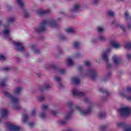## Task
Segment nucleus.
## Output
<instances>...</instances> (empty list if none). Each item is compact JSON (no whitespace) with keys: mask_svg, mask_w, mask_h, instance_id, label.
<instances>
[{"mask_svg":"<svg viewBox=\"0 0 131 131\" xmlns=\"http://www.w3.org/2000/svg\"><path fill=\"white\" fill-rule=\"evenodd\" d=\"M128 27L129 29H131V23L128 24Z\"/></svg>","mask_w":131,"mask_h":131,"instance_id":"obj_60","label":"nucleus"},{"mask_svg":"<svg viewBox=\"0 0 131 131\" xmlns=\"http://www.w3.org/2000/svg\"><path fill=\"white\" fill-rule=\"evenodd\" d=\"M38 100L39 101H43L45 100V97L43 96H39L38 97Z\"/></svg>","mask_w":131,"mask_h":131,"instance_id":"obj_45","label":"nucleus"},{"mask_svg":"<svg viewBox=\"0 0 131 131\" xmlns=\"http://www.w3.org/2000/svg\"><path fill=\"white\" fill-rule=\"evenodd\" d=\"M27 119H28V116H27V115H24L23 119V122H24L25 123L27 122Z\"/></svg>","mask_w":131,"mask_h":131,"instance_id":"obj_35","label":"nucleus"},{"mask_svg":"<svg viewBox=\"0 0 131 131\" xmlns=\"http://www.w3.org/2000/svg\"><path fill=\"white\" fill-rule=\"evenodd\" d=\"M107 128V126L106 125H101L100 126V130H106Z\"/></svg>","mask_w":131,"mask_h":131,"instance_id":"obj_38","label":"nucleus"},{"mask_svg":"<svg viewBox=\"0 0 131 131\" xmlns=\"http://www.w3.org/2000/svg\"><path fill=\"white\" fill-rule=\"evenodd\" d=\"M85 66H90V65H91V63H90L89 61H85Z\"/></svg>","mask_w":131,"mask_h":131,"instance_id":"obj_53","label":"nucleus"},{"mask_svg":"<svg viewBox=\"0 0 131 131\" xmlns=\"http://www.w3.org/2000/svg\"><path fill=\"white\" fill-rule=\"evenodd\" d=\"M126 57L128 58V59L129 60L131 58V54H127Z\"/></svg>","mask_w":131,"mask_h":131,"instance_id":"obj_56","label":"nucleus"},{"mask_svg":"<svg viewBox=\"0 0 131 131\" xmlns=\"http://www.w3.org/2000/svg\"><path fill=\"white\" fill-rule=\"evenodd\" d=\"M107 14L110 16V17H114V12L110 11L107 12Z\"/></svg>","mask_w":131,"mask_h":131,"instance_id":"obj_39","label":"nucleus"},{"mask_svg":"<svg viewBox=\"0 0 131 131\" xmlns=\"http://www.w3.org/2000/svg\"><path fill=\"white\" fill-rule=\"evenodd\" d=\"M72 94L74 96H77L78 98L82 97V92L78 90L72 91Z\"/></svg>","mask_w":131,"mask_h":131,"instance_id":"obj_14","label":"nucleus"},{"mask_svg":"<svg viewBox=\"0 0 131 131\" xmlns=\"http://www.w3.org/2000/svg\"><path fill=\"white\" fill-rule=\"evenodd\" d=\"M29 126L30 127V128H32V127H33V126H34V124L33 123H30L29 124Z\"/></svg>","mask_w":131,"mask_h":131,"instance_id":"obj_51","label":"nucleus"},{"mask_svg":"<svg viewBox=\"0 0 131 131\" xmlns=\"http://www.w3.org/2000/svg\"><path fill=\"white\" fill-rule=\"evenodd\" d=\"M50 89H52V83L50 82L45 83L42 87L40 89V91H49Z\"/></svg>","mask_w":131,"mask_h":131,"instance_id":"obj_11","label":"nucleus"},{"mask_svg":"<svg viewBox=\"0 0 131 131\" xmlns=\"http://www.w3.org/2000/svg\"><path fill=\"white\" fill-rule=\"evenodd\" d=\"M116 27H119V28H120L121 29H122V30H123L124 32H125L126 31V30H125V27L121 25H120L119 24H117Z\"/></svg>","mask_w":131,"mask_h":131,"instance_id":"obj_29","label":"nucleus"},{"mask_svg":"<svg viewBox=\"0 0 131 131\" xmlns=\"http://www.w3.org/2000/svg\"><path fill=\"white\" fill-rule=\"evenodd\" d=\"M98 39L99 40H100V41H104L106 40V38L103 36H101L98 37Z\"/></svg>","mask_w":131,"mask_h":131,"instance_id":"obj_37","label":"nucleus"},{"mask_svg":"<svg viewBox=\"0 0 131 131\" xmlns=\"http://www.w3.org/2000/svg\"><path fill=\"white\" fill-rule=\"evenodd\" d=\"M51 12V10L50 9H48L47 10H38L36 11V14L38 17H40L42 15H45V14H49Z\"/></svg>","mask_w":131,"mask_h":131,"instance_id":"obj_12","label":"nucleus"},{"mask_svg":"<svg viewBox=\"0 0 131 131\" xmlns=\"http://www.w3.org/2000/svg\"><path fill=\"white\" fill-rule=\"evenodd\" d=\"M41 108L43 110H48L49 109V106L47 104H43L41 106Z\"/></svg>","mask_w":131,"mask_h":131,"instance_id":"obj_36","label":"nucleus"},{"mask_svg":"<svg viewBox=\"0 0 131 131\" xmlns=\"http://www.w3.org/2000/svg\"><path fill=\"white\" fill-rule=\"evenodd\" d=\"M117 126L119 127H124V128H126V127H128V126L123 122H118L117 124Z\"/></svg>","mask_w":131,"mask_h":131,"instance_id":"obj_24","label":"nucleus"},{"mask_svg":"<svg viewBox=\"0 0 131 131\" xmlns=\"http://www.w3.org/2000/svg\"><path fill=\"white\" fill-rule=\"evenodd\" d=\"M47 26L56 28L58 25L56 23V20L54 19L49 20H42L39 27L34 28V30L36 32H43L46 30Z\"/></svg>","mask_w":131,"mask_h":131,"instance_id":"obj_1","label":"nucleus"},{"mask_svg":"<svg viewBox=\"0 0 131 131\" xmlns=\"http://www.w3.org/2000/svg\"><path fill=\"white\" fill-rule=\"evenodd\" d=\"M0 60L1 61H4L6 60V56L3 55H0Z\"/></svg>","mask_w":131,"mask_h":131,"instance_id":"obj_40","label":"nucleus"},{"mask_svg":"<svg viewBox=\"0 0 131 131\" xmlns=\"http://www.w3.org/2000/svg\"><path fill=\"white\" fill-rule=\"evenodd\" d=\"M87 75H89L92 80H96L97 78V72L93 69H90L88 71Z\"/></svg>","mask_w":131,"mask_h":131,"instance_id":"obj_8","label":"nucleus"},{"mask_svg":"<svg viewBox=\"0 0 131 131\" xmlns=\"http://www.w3.org/2000/svg\"><path fill=\"white\" fill-rule=\"evenodd\" d=\"M66 32L70 33L71 34H75V33H76V31H75V28H68L66 29Z\"/></svg>","mask_w":131,"mask_h":131,"instance_id":"obj_15","label":"nucleus"},{"mask_svg":"<svg viewBox=\"0 0 131 131\" xmlns=\"http://www.w3.org/2000/svg\"><path fill=\"white\" fill-rule=\"evenodd\" d=\"M7 80H8L7 78L2 79L0 80V85L1 86H5V85H6V82H7Z\"/></svg>","mask_w":131,"mask_h":131,"instance_id":"obj_25","label":"nucleus"},{"mask_svg":"<svg viewBox=\"0 0 131 131\" xmlns=\"http://www.w3.org/2000/svg\"><path fill=\"white\" fill-rule=\"evenodd\" d=\"M22 91V87L19 86L15 88L14 90V93L15 95H20V93Z\"/></svg>","mask_w":131,"mask_h":131,"instance_id":"obj_21","label":"nucleus"},{"mask_svg":"<svg viewBox=\"0 0 131 131\" xmlns=\"http://www.w3.org/2000/svg\"><path fill=\"white\" fill-rule=\"evenodd\" d=\"M93 107V103H91V106L89 108L85 111H82V115H85V114H90L92 112V108Z\"/></svg>","mask_w":131,"mask_h":131,"instance_id":"obj_18","label":"nucleus"},{"mask_svg":"<svg viewBox=\"0 0 131 131\" xmlns=\"http://www.w3.org/2000/svg\"><path fill=\"white\" fill-rule=\"evenodd\" d=\"M111 45L113 48H114L115 49H118L119 48H120V45L119 43H117L115 42V41H111Z\"/></svg>","mask_w":131,"mask_h":131,"instance_id":"obj_23","label":"nucleus"},{"mask_svg":"<svg viewBox=\"0 0 131 131\" xmlns=\"http://www.w3.org/2000/svg\"><path fill=\"white\" fill-rule=\"evenodd\" d=\"M30 48H31V51H32V52H33V53H34L36 55H38V54H40V53H41L40 50L39 49L36 48V46L35 45H32L30 46Z\"/></svg>","mask_w":131,"mask_h":131,"instance_id":"obj_13","label":"nucleus"},{"mask_svg":"<svg viewBox=\"0 0 131 131\" xmlns=\"http://www.w3.org/2000/svg\"><path fill=\"white\" fill-rule=\"evenodd\" d=\"M81 8V5H80L78 3L75 4L73 6V8L71 9V12H74L75 13H77V12H80L81 10L80 8Z\"/></svg>","mask_w":131,"mask_h":131,"instance_id":"obj_9","label":"nucleus"},{"mask_svg":"<svg viewBox=\"0 0 131 131\" xmlns=\"http://www.w3.org/2000/svg\"><path fill=\"white\" fill-rule=\"evenodd\" d=\"M58 113V112L55 111H51V114H52V115H56V114H57Z\"/></svg>","mask_w":131,"mask_h":131,"instance_id":"obj_49","label":"nucleus"},{"mask_svg":"<svg viewBox=\"0 0 131 131\" xmlns=\"http://www.w3.org/2000/svg\"><path fill=\"white\" fill-rule=\"evenodd\" d=\"M76 110L77 111L78 113H79L80 115H82V110L80 107L78 105H76L75 106Z\"/></svg>","mask_w":131,"mask_h":131,"instance_id":"obj_26","label":"nucleus"},{"mask_svg":"<svg viewBox=\"0 0 131 131\" xmlns=\"http://www.w3.org/2000/svg\"><path fill=\"white\" fill-rule=\"evenodd\" d=\"M111 51V50L110 49H108L107 50L106 53H110Z\"/></svg>","mask_w":131,"mask_h":131,"instance_id":"obj_61","label":"nucleus"},{"mask_svg":"<svg viewBox=\"0 0 131 131\" xmlns=\"http://www.w3.org/2000/svg\"><path fill=\"white\" fill-rule=\"evenodd\" d=\"M67 64L68 66L72 67L74 65V61H73V60H72V58H71V57H68Z\"/></svg>","mask_w":131,"mask_h":131,"instance_id":"obj_20","label":"nucleus"},{"mask_svg":"<svg viewBox=\"0 0 131 131\" xmlns=\"http://www.w3.org/2000/svg\"><path fill=\"white\" fill-rule=\"evenodd\" d=\"M99 93H102V94H106L107 96H110V92L104 90V89H99Z\"/></svg>","mask_w":131,"mask_h":131,"instance_id":"obj_28","label":"nucleus"},{"mask_svg":"<svg viewBox=\"0 0 131 131\" xmlns=\"http://www.w3.org/2000/svg\"><path fill=\"white\" fill-rule=\"evenodd\" d=\"M73 113V112L71 111L69 112L64 117L65 120H60L58 121L59 124H60L61 125H64V124H66L67 123V120L71 117V115H72V114Z\"/></svg>","mask_w":131,"mask_h":131,"instance_id":"obj_7","label":"nucleus"},{"mask_svg":"<svg viewBox=\"0 0 131 131\" xmlns=\"http://www.w3.org/2000/svg\"><path fill=\"white\" fill-rule=\"evenodd\" d=\"M67 105L69 106V107H72V106H73V102L71 101L68 102L67 103Z\"/></svg>","mask_w":131,"mask_h":131,"instance_id":"obj_44","label":"nucleus"},{"mask_svg":"<svg viewBox=\"0 0 131 131\" xmlns=\"http://www.w3.org/2000/svg\"><path fill=\"white\" fill-rule=\"evenodd\" d=\"M9 129L10 130H13V131H19L20 130V127L16 125H11V123L7 122L6 123Z\"/></svg>","mask_w":131,"mask_h":131,"instance_id":"obj_10","label":"nucleus"},{"mask_svg":"<svg viewBox=\"0 0 131 131\" xmlns=\"http://www.w3.org/2000/svg\"><path fill=\"white\" fill-rule=\"evenodd\" d=\"M126 50H131V42L127 43L125 46Z\"/></svg>","mask_w":131,"mask_h":131,"instance_id":"obj_32","label":"nucleus"},{"mask_svg":"<svg viewBox=\"0 0 131 131\" xmlns=\"http://www.w3.org/2000/svg\"><path fill=\"white\" fill-rule=\"evenodd\" d=\"M121 97H122V98H126V94L124 93H121Z\"/></svg>","mask_w":131,"mask_h":131,"instance_id":"obj_47","label":"nucleus"},{"mask_svg":"<svg viewBox=\"0 0 131 131\" xmlns=\"http://www.w3.org/2000/svg\"><path fill=\"white\" fill-rule=\"evenodd\" d=\"M118 57L117 56L115 55L113 57V60L115 63V65H118L119 64V61L118 60Z\"/></svg>","mask_w":131,"mask_h":131,"instance_id":"obj_27","label":"nucleus"},{"mask_svg":"<svg viewBox=\"0 0 131 131\" xmlns=\"http://www.w3.org/2000/svg\"><path fill=\"white\" fill-rule=\"evenodd\" d=\"M126 90L128 92L131 93V87H127ZM127 99L129 101H131V96L127 97Z\"/></svg>","mask_w":131,"mask_h":131,"instance_id":"obj_34","label":"nucleus"},{"mask_svg":"<svg viewBox=\"0 0 131 131\" xmlns=\"http://www.w3.org/2000/svg\"><path fill=\"white\" fill-rule=\"evenodd\" d=\"M58 72L60 74H65V73H66V72H67V71H66V70H65L64 69H60L58 70Z\"/></svg>","mask_w":131,"mask_h":131,"instance_id":"obj_33","label":"nucleus"},{"mask_svg":"<svg viewBox=\"0 0 131 131\" xmlns=\"http://www.w3.org/2000/svg\"><path fill=\"white\" fill-rule=\"evenodd\" d=\"M103 59L104 61H106L107 63V66L108 68H110L111 66H112V64L111 63H108L109 62V59H108V56H107V54H104L103 56Z\"/></svg>","mask_w":131,"mask_h":131,"instance_id":"obj_19","label":"nucleus"},{"mask_svg":"<svg viewBox=\"0 0 131 131\" xmlns=\"http://www.w3.org/2000/svg\"><path fill=\"white\" fill-rule=\"evenodd\" d=\"M13 45H14L15 50L17 51H19V52H23V51H25V47H24V45H23L22 42H14Z\"/></svg>","mask_w":131,"mask_h":131,"instance_id":"obj_6","label":"nucleus"},{"mask_svg":"<svg viewBox=\"0 0 131 131\" xmlns=\"http://www.w3.org/2000/svg\"><path fill=\"white\" fill-rule=\"evenodd\" d=\"M11 70V68L9 67H7L5 69H4V71H10Z\"/></svg>","mask_w":131,"mask_h":131,"instance_id":"obj_52","label":"nucleus"},{"mask_svg":"<svg viewBox=\"0 0 131 131\" xmlns=\"http://www.w3.org/2000/svg\"><path fill=\"white\" fill-rule=\"evenodd\" d=\"M71 82L73 84H79L80 80L76 77H74L71 78Z\"/></svg>","mask_w":131,"mask_h":131,"instance_id":"obj_17","label":"nucleus"},{"mask_svg":"<svg viewBox=\"0 0 131 131\" xmlns=\"http://www.w3.org/2000/svg\"><path fill=\"white\" fill-rule=\"evenodd\" d=\"M97 31L98 32H102V31H104V29H103L102 28H98L97 29Z\"/></svg>","mask_w":131,"mask_h":131,"instance_id":"obj_48","label":"nucleus"},{"mask_svg":"<svg viewBox=\"0 0 131 131\" xmlns=\"http://www.w3.org/2000/svg\"><path fill=\"white\" fill-rule=\"evenodd\" d=\"M118 111L121 116H128L130 114V109L127 107L121 108Z\"/></svg>","mask_w":131,"mask_h":131,"instance_id":"obj_5","label":"nucleus"},{"mask_svg":"<svg viewBox=\"0 0 131 131\" xmlns=\"http://www.w3.org/2000/svg\"><path fill=\"white\" fill-rule=\"evenodd\" d=\"M125 19H128L129 18V14H128V12L127 11L125 13Z\"/></svg>","mask_w":131,"mask_h":131,"instance_id":"obj_42","label":"nucleus"},{"mask_svg":"<svg viewBox=\"0 0 131 131\" xmlns=\"http://www.w3.org/2000/svg\"><path fill=\"white\" fill-rule=\"evenodd\" d=\"M60 38L62 40H65V39H66V37L65 36H61L60 37Z\"/></svg>","mask_w":131,"mask_h":131,"instance_id":"obj_50","label":"nucleus"},{"mask_svg":"<svg viewBox=\"0 0 131 131\" xmlns=\"http://www.w3.org/2000/svg\"><path fill=\"white\" fill-rule=\"evenodd\" d=\"M61 20V18H58L56 19V21H60Z\"/></svg>","mask_w":131,"mask_h":131,"instance_id":"obj_64","label":"nucleus"},{"mask_svg":"<svg viewBox=\"0 0 131 131\" xmlns=\"http://www.w3.org/2000/svg\"><path fill=\"white\" fill-rule=\"evenodd\" d=\"M31 114L32 116H34L35 115V111L34 110L32 111Z\"/></svg>","mask_w":131,"mask_h":131,"instance_id":"obj_54","label":"nucleus"},{"mask_svg":"<svg viewBox=\"0 0 131 131\" xmlns=\"http://www.w3.org/2000/svg\"><path fill=\"white\" fill-rule=\"evenodd\" d=\"M83 101L85 102V103H90V100H89V99H88V98L85 97L84 99H83Z\"/></svg>","mask_w":131,"mask_h":131,"instance_id":"obj_46","label":"nucleus"},{"mask_svg":"<svg viewBox=\"0 0 131 131\" xmlns=\"http://www.w3.org/2000/svg\"><path fill=\"white\" fill-rule=\"evenodd\" d=\"M92 41L93 42H97V39H93Z\"/></svg>","mask_w":131,"mask_h":131,"instance_id":"obj_62","label":"nucleus"},{"mask_svg":"<svg viewBox=\"0 0 131 131\" xmlns=\"http://www.w3.org/2000/svg\"><path fill=\"white\" fill-rule=\"evenodd\" d=\"M51 67L52 68L55 69L56 68V66H55V64H52Z\"/></svg>","mask_w":131,"mask_h":131,"instance_id":"obj_59","label":"nucleus"},{"mask_svg":"<svg viewBox=\"0 0 131 131\" xmlns=\"http://www.w3.org/2000/svg\"><path fill=\"white\" fill-rule=\"evenodd\" d=\"M54 79L55 81H57V82L59 83V89H63V88H64V86H63V85H62V83H60L61 81H62V79H61L60 77H54Z\"/></svg>","mask_w":131,"mask_h":131,"instance_id":"obj_16","label":"nucleus"},{"mask_svg":"<svg viewBox=\"0 0 131 131\" xmlns=\"http://www.w3.org/2000/svg\"><path fill=\"white\" fill-rule=\"evenodd\" d=\"M3 94L5 97L10 99L13 109L15 110H20V109H21V106L19 103V99L17 97H15V96H13L11 93L6 90L3 91Z\"/></svg>","mask_w":131,"mask_h":131,"instance_id":"obj_2","label":"nucleus"},{"mask_svg":"<svg viewBox=\"0 0 131 131\" xmlns=\"http://www.w3.org/2000/svg\"><path fill=\"white\" fill-rule=\"evenodd\" d=\"M125 131H131V127L126 128Z\"/></svg>","mask_w":131,"mask_h":131,"instance_id":"obj_55","label":"nucleus"},{"mask_svg":"<svg viewBox=\"0 0 131 131\" xmlns=\"http://www.w3.org/2000/svg\"><path fill=\"white\" fill-rule=\"evenodd\" d=\"M17 4L18 5L20 9L22 10L24 14V16L25 18H28L30 16V14L27 10H25V3H24V1L23 0H17L16 1Z\"/></svg>","mask_w":131,"mask_h":131,"instance_id":"obj_4","label":"nucleus"},{"mask_svg":"<svg viewBox=\"0 0 131 131\" xmlns=\"http://www.w3.org/2000/svg\"><path fill=\"white\" fill-rule=\"evenodd\" d=\"M98 2H99L98 0H94V4H98Z\"/></svg>","mask_w":131,"mask_h":131,"instance_id":"obj_58","label":"nucleus"},{"mask_svg":"<svg viewBox=\"0 0 131 131\" xmlns=\"http://www.w3.org/2000/svg\"><path fill=\"white\" fill-rule=\"evenodd\" d=\"M46 115L45 113H42L40 114V118H45L46 117Z\"/></svg>","mask_w":131,"mask_h":131,"instance_id":"obj_43","label":"nucleus"},{"mask_svg":"<svg viewBox=\"0 0 131 131\" xmlns=\"http://www.w3.org/2000/svg\"><path fill=\"white\" fill-rule=\"evenodd\" d=\"M76 57L77 58H78V57H79V53H77Z\"/></svg>","mask_w":131,"mask_h":131,"instance_id":"obj_63","label":"nucleus"},{"mask_svg":"<svg viewBox=\"0 0 131 131\" xmlns=\"http://www.w3.org/2000/svg\"><path fill=\"white\" fill-rule=\"evenodd\" d=\"M15 21V18L13 17L8 18L7 19L6 23L3 25L4 30L2 31V34L4 35L6 39L8 40V41H11L12 40V38H11V36L10 34V23H12V22H14Z\"/></svg>","mask_w":131,"mask_h":131,"instance_id":"obj_3","label":"nucleus"},{"mask_svg":"<svg viewBox=\"0 0 131 131\" xmlns=\"http://www.w3.org/2000/svg\"><path fill=\"white\" fill-rule=\"evenodd\" d=\"M81 45V42H74L73 44V46L74 48H75L76 49H78V48H79V46Z\"/></svg>","mask_w":131,"mask_h":131,"instance_id":"obj_30","label":"nucleus"},{"mask_svg":"<svg viewBox=\"0 0 131 131\" xmlns=\"http://www.w3.org/2000/svg\"><path fill=\"white\" fill-rule=\"evenodd\" d=\"M78 71H79V72H80V73H82V66H79L78 67Z\"/></svg>","mask_w":131,"mask_h":131,"instance_id":"obj_41","label":"nucleus"},{"mask_svg":"<svg viewBox=\"0 0 131 131\" xmlns=\"http://www.w3.org/2000/svg\"><path fill=\"white\" fill-rule=\"evenodd\" d=\"M105 117H106V113L103 112L102 113H99V118H105Z\"/></svg>","mask_w":131,"mask_h":131,"instance_id":"obj_31","label":"nucleus"},{"mask_svg":"<svg viewBox=\"0 0 131 131\" xmlns=\"http://www.w3.org/2000/svg\"><path fill=\"white\" fill-rule=\"evenodd\" d=\"M112 75V73L111 72H109L107 74V76L108 77H110V76H111V75Z\"/></svg>","mask_w":131,"mask_h":131,"instance_id":"obj_57","label":"nucleus"},{"mask_svg":"<svg viewBox=\"0 0 131 131\" xmlns=\"http://www.w3.org/2000/svg\"><path fill=\"white\" fill-rule=\"evenodd\" d=\"M7 114H8V110H7L6 108H2L1 109L2 118H4V117H6V116H7Z\"/></svg>","mask_w":131,"mask_h":131,"instance_id":"obj_22","label":"nucleus"}]
</instances>
